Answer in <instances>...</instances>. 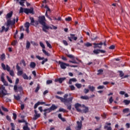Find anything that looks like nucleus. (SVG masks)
Returning a JSON list of instances; mask_svg holds the SVG:
<instances>
[{
    "label": "nucleus",
    "mask_w": 130,
    "mask_h": 130,
    "mask_svg": "<svg viewBox=\"0 0 130 130\" xmlns=\"http://www.w3.org/2000/svg\"><path fill=\"white\" fill-rule=\"evenodd\" d=\"M68 96L69 94H65L63 96L64 98L59 96L58 95H56L55 98H56V99H59V100H60L62 103H64V105L67 107V109H68V110H71L72 103H73V98L70 97L67 99Z\"/></svg>",
    "instance_id": "nucleus-1"
},
{
    "label": "nucleus",
    "mask_w": 130,
    "mask_h": 130,
    "mask_svg": "<svg viewBox=\"0 0 130 130\" xmlns=\"http://www.w3.org/2000/svg\"><path fill=\"white\" fill-rule=\"evenodd\" d=\"M55 109H57V106H55L54 104H53L49 108L45 109L43 110L44 118L46 119V118H47V113H50L51 111H53L55 110Z\"/></svg>",
    "instance_id": "nucleus-2"
},
{
    "label": "nucleus",
    "mask_w": 130,
    "mask_h": 130,
    "mask_svg": "<svg viewBox=\"0 0 130 130\" xmlns=\"http://www.w3.org/2000/svg\"><path fill=\"white\" fill-rule=\"evenodd\" d=\"M23 13H25L26 15H28V14H32V15H34V9L33 8L28 9L20 7L19 14H22Z\"/></svg>",
    "instance_id": "nucleus-3"
},
{
    "label": "nucleus",
    "mask_w": 130,
    "mask_h": 130,
    "mask_svg": "<svg viewBox=\"0 0 130 130\" xmlns=\"http://www.w3.org/2000/svg\"><path fill=\"white\" fill-rule=\"evenodd\" d=\"M2 68L4 71H6V70L7 71V72H9V74L11 77H14L15 76V73H14L13 70H11V67L9 66L8 64L6 65H6L4 63H2Z\"/></svg>",
    "instance_id": "nucleus-4"
},
{
    "label": "nucleus",
    "mask_w": 130,
    "mask_h": 130,
    "mask_svg": "<svg viewBox=\"0 0 130 130\" xmlns=\"http://www.w3.org/2000/svg\"><path fill=\"white\" fill-rule=\"evenodd\" d=\"M45 21H46V20L45 19V16H42L39 17V23L41 25H42L43 27H44V26L46 25V22H45Z\"/></svg>",
    "instance_id": "nucleus-5"
},
{
    "label": "nucleus",
    "mask_w": 130,
    "mask_h": 130,
    "mask_svg": "<svg viewBox=\"0 0 130 130\" xmlns=\"http://www.w3.org/2000/svg\"><path fill=\"white\" fill-rule=\"evenodd\" d=\"M58 62L59 64H60V68L62 70H66V69H67V67H70V64L69 63H64L61 61H58Z\"/></svg>",
    "instance_id": "nucleus-6"
},
{
    "label": "nucleus",
    "mask_w": 130,
    "mask_h": 130,
    "mask_svg": "<svg viewBox=\"0 0 130 130\" xmlns=\"http://www.w3.org/2000/svg\"><path fill=\"white\" fill-rule=\"evenodd\" d=\"M0 94H3V96H6V95H8L7 90H6V87H5L4 85H2L0 87Z\"/></svg>",
    "instance_id": "nucleus-7"
},
{
    "label": "nucleus",
    "mask_w": 130,
    "mask_h": 130,
    "mask_svg": "<svg viewBox=\"0 0 130 130\" xmlns=\"http://www.w3.org/2000/svg\"><path fill=\"white\" fill-rule=\"evenodd\" d=\"M15 23H16V19L14 18L13 20L12 21L11 20V19H7V27H10V26H13V25H15Z\"/></svg>",
    "instance_id": "nucleus-8"
},
{
    "label": "nucleus",
    "mask_w": 130,
    "mask_h": 130,
    "mask_svg": "<svg viewBox=\"0 0 130 130\" xmlns=\"http://www.w3.org/2000/svg\"><path fill=\"white\" fill-rule=\"evenodd\" d=\"M20 80L19 78H16L15 81V85L14 86V90L16 93H18V84H19Z\"/></svg>",
    "instance_id": "nucleus-9"
},
{
    "label": "nucleus",
    "mask_w": 130,
    "mask_h": 130,
    "mask_svg": "<svg viewBox=\"0 0 130 130\" xmlns=\"http://www.w3.org/2000/svg\"><path fill=\"white\" fill-rule=\"evenodd\" d=\"M93 45H94L93 48H102L103 43L102 42H101L100 43H94Z\"/></svg>",
    "instance_id": "nucleus-10"
},
{
    "label": "nucleus",
    "mask_w": 130,
    "mask_h": 130,
    "mask_svg": "<svg viewBox=\"0 0 130 130\" xmlns=\"http://www.w3.org/2000/svg\"><path fill=\"white\" fill-rule=\"evenodd\" d=\"M35 114L32 119L33 120H37L40 117V114H38V112L36 110H35Z\"/></svg>",
    "instance_id": "nucleus-11"
},
{
    "label": "nucleus",
    "mask_w": 130,
    "mask_h": 130,
    "mask_svg": "<svg viewBox=\"0 0 130 130\" xmlns=\"http://www.w3.org/2000/svg\"><path fill=\"white\" fill-rule=\"evenodd\" d=\"M77 125L75 127V129H82V127L83 126L82 121H77Z\"/></svg>",
    "instance_id": "nucleus-12"
},
{
    "label": "nucleus",
    "mask_w": 130,
    "mask_h": 130,
    "mask_svg": "<svg viewBox=\"0 0 130 130\" xmlns=\"http://www.w3.org/2000/svg\"><path fill=\"white\" fill-rule=\"evenodd\" d=\"M50 29L51 30H52V27L51 26H49L48 25H44V27H42V30L45 33H47L48 32L47 30H49Z\"/></svg>",
    "instance_id": "nucleus-13"
},
{
    "label": "nucleus",
    "mask_w": 130,
    "mask_h": 130,
    "mask_svg": "<svg viewBox=\"0 0 130 130\" xmlns=\"http://www.w3.org/2000/svg\"><path fill=\"white\" fill-rule=\"evenodd\" d=\"M14 2H15L16 4H19L20 6H21L22 7H24L25 6L24 4H25V2L27 0H14Z\"/></svg>",
    "instance_id": "nucleus-14"
},
{
    "label": "nucleus",
    "mask_w": 130,
    "mask_h": 130,
    "mask_svg": "<svg viewBox=\"0 0 130 130\" xmlns=\"http://www.w3.org/2000/svg\"><path fill=\"white\" fill-rule=\"evenodd\" d=\"M68 39L69 40V41L72 42L73 40L72 39H73V40H75L76 41L77 39H78V38L77 37H75V34H70V37H68Z\"/></svg>",
    "instance_id": "nucleus-15"
},
{
    "label": "nucleus",
    "mask_w": 130,
    "mask_h": 130,
    "mask_svg": "<svg viewBox=\"0 0 130 130\" xmlns=\"http://www.w3.org/2000/svg\"><path fill=\"white\" fill-rule=\"evenodd\" d=\"M110 125H111V123H108V122L106 123V124H105V125L104 126L105 129L112 130V128H111Z\"/></svg>",
    "instance_id": "nucleus-16"
},
{
    "label": "nucleus",
    "mask_w": 130,
    "mask_h": 130,
    "mask_svg": "<svg viewBox=\"0 0 130 130\" xmlns=\"http://www.w3.org/2000/svg\"><path fill=\"white\" fill-rule=\"evenodd\" d=\"M74 106L77 111H78V112H81V109L79 108V107H81V106H82V105L80 104L76 103L75 104Z\"/></svg>",
    "instance_id": "nucleus-17"
},
{
    "label": "nucleus",
    "mask_w": 130,
    "mask_h": 130,
    "mask_svg": "<svg viewBox=\"0 0 130 130\" xmlns=\"http://www.w3.org/2000/svg\"><path fill=\"white\" fill-rule=\"evenodd\" d=\"M43 104H45V102H38L36 104H35L34 106V109H36L37 107H38L39 105H43Z\"/></svg>",
    "instance_id": "nucleus-18"
},
{
    "label": "nucleus",
    "mask_w": 130,
    "mask_h": 130,
    "mask_svg": "<svg viewBox=\"0 0 130 130\" xmlns=\"http://www.w3.org/2000/svg\"><path fill=\"white\" fill-rule=\"evenodd\" d=\"M13 16V11H11L9 13H8L6 16V20H10L11 19V17Z\"/></svg>",
    "instance_id": "nucleus-19"
},
{
    "label": "nucleus",
    "mask_w": 130,
    "mask_h": 130,
    "mask_svg": "<svg viewBox=\"0 0 130 130\" xmlns=\"http://www.w3.org/2000/svg\"><path fill=\"white\" fill-rule=\"evenodd\" d=\"M9 26H7V27H5V26H2V29L1 30H0V32L1 33H3V32H4V31H5V32H8V31H9Z\"/></svg>",
    "instance_id": "nucleus-20"
},
{
    "label": "nucleus",
    "mask_w": 130,
    "mask_h": 130,
    "mask_svg": "<svg viewBox=\"0 0 130 130\" xmlns=\"http://www.w3.org/2000/svg\"><path fill=\"white\" fill-rule=\"evenodd\" d=\"M72 82H77V79L76 78H71L70 79H69L68 84H69V85H72Z\"/></svg>",
    "instance_id": "nucleus-21"
},
{
    "label": "nucleus",
    "mask_w": 130,
    "mask_h": 130,
    "mask_svg": "<svg viewBox=\"0 0 130 130\" xmlns=\"http://www.w3.org/2000/svg\"><path fill=\"white\" fill-rule=\"evenodd\" d=\"M29 67L31 69H35L36 67V63H35V62H31L29 64Z\"/></svg>",
    "instance_id": "nucleus-22"
},
{
    "label": "nucleus",
    "mask_w": 130,
    "mask_h": 130,
    "mask_svg": "<svg viewBox=\"0 0 130 130\" xmlns=\"http://www.w3.org/2000/svg\"><path fill=\"white\" fill-rule=\"evenodd\" d=\"M88 88L90 92H94L95 91V87L93 86L89 85Z\"/></svg>",
    "instance_id": "nucleus-23"
},
{
    "label": "nucleus",
    "mask_w": 130,
    "mask_h": 130,
    "mask_svg": "<svg viewBox=\"0 0 130 130\" xmlns=\"http://www.w3.org/2000/svg\"><path fill=\"white\" fill-rule=\"evenodd\" d=\"M66 79H67L66 77H62V78H58L59 83L60 84H61L62 83V82H63V81H64V80H66Z\"/></svg>",
    "instance_id": "nucleus-24"
},
{
    "label": "nucleus",
    "mask_w": 130,
    "mask_h": 130,
    "mask_svg": "<svg viewBox=\"0 0 130 130\" xmlns=\"http://www.w3.org/2000/svg\"><path fill=\"white\" fill-rule=\"evenodd\" d=\"M17 92H20L21 93V92H23V87L22 86H19L17 87Z\"/></svg>",
    "instance_id": "nucleus-25"
},
{
    "label": "nucleus",
    "mask_w": 130,
    "mask_h": 130,
    "mask_svg": "<svg viewBox=\"0 0 130 130\" xmlns=\"http://www.w3.org/2000/svg\"><path fill=\"white\" fill-rule=\"evenodd\" d=\"M30 46H31V44H30V42L28 41H26V49H28L30 48Z\"/></svg>",
    "instance_id": "nucleus-26"
},
{
    "label": "nucleus",
    "mask_w": 130,
    "mask_h": 130,
    "mask_svg": "<svg viewBox=\"0 0 130 130\" xmlns=\"http://www.w3.org/2000/svg\"><path fill=\"white\" fill-rule=\"evenodd\" d=\"M1 80L2 82H5L6 80L5 79V73H2L1 77Z\"/></svg>",
    "instance_id": "nucleus-27"
},
{
    "label": "nucleus",
    "mask_w": 130,
    "mask_h": 130,
    "mask_svg": "<svg viewBox=\"0 0 130 130\" xmlns=\"http://www.w3.org/2000/svg\"><path fill=\"white\" fill-rule=\"evenodd\" d=\"M80 98L83 99V100H89V96L87 95L81 96Z\"/></svg>",
    "instance_id": "nucleus-28"
},
{
    "label": "nucleus",
    "mask_w": 130,
    "mask_h": 130,
    "mask_svg": "<svg viewBox=\"0 0 130 130\" xmlns=\"http://www.w3.org/2000/svg\"><path fill=\"white\" fill-rule=\"evenodd\" d=\"M14 99H15V100H17V101H19V100L21 99V96H20L19 95H14Z\"/></svg>",
    "instance_id": "nucleus-29"
},
{
    "label": "nucleus",
    "mask_w": 130,
    "mask_h": 130,
    "mask_svg": "<svg viewBox=\"0 0 130 130\" xmlns=\"http://www.w3.org/2000/svg\"><path fill=\"white\" fill-rule=\"evenodd\" d=\"M98 76H99V75H103V70L100 69L98 71Z\"/></svg>",
    "instance_id": "nucleus-30"
},
{
    "label": "nucleus",
    "mask_w": 130,
    "mask_h": 130,
    "mask_svg": "<svg viewBox=\"0 0 130 130\" xmlns=\"http://www.w3.org/2000/svg\"><path fill=\"white\" fill-rule=\"evenodd\" d=\"M42 51L45 55H47V56H50V54L48 52H47L46 50L43 49Z\"/></svg>",
    "instance_id": "nucleus-31"
},
{
    "label": "nucleus",
    "mask_w": 130,
    "mask_h": 130,
    "mask_svg": "<svg viewBox=\"0 0 130 130\" xmlns=\"http://www.w3.org/2000/svg\"><path fill=\"white\" fill-rule=\"evenodd\" d=\"M22 77L24 80H28L29 79V77H28V76H27V75L25 73L22 75Z\"/></svg>",
    "instance_id": "nucleus-32"
},
{
    "label": "nucleus",
    "mask_w": 130,
    "mask_h": 130,
    "mask_svg": "<svg viewBox=\"0 0 130 130\" xmlns=\"http://www.w3.org/2000/svg\"><path fill=\"white\" fill-rule=\"evenodd\" d=\"M123 103L125 104V105H128L130 103V101L127 100H125L123 101Z\"/></svg>",
    "instance_id": "nucleus-33"
},
{
    "label": "nucleus",
    "mask_w": 130,
    "mask_h": 130,
    "mask_svg": "<svg viewBox=\"0 0 130 130\" xmlns=\"http://www.w3.org/2000/svg\"><path fill=\"white\" fill-rule=\"evenodd\" d=\"M93 52L94 53V54H99V53H100L99 49L94 50Z\"/></svg>",
    "instance_id": "nucleus-34"
},
{
    "label": "nucleus",
    "mask_w": 130,
    "mask_h": 130,
    "mask_svg": "<svg viewBox=\"0 0 130 130\" xmlns=\"http://www.w3.org/2000/svg\"><path fill=\"white\" fill-rule=\"evenodd\" d=\"M46 43L47 47H49V48H52V46H51V45L49 43V42H48V41H46Z\"/></svg>",
    "instance_id": "nucleus-35"
},
{
    "label": "nucleus",
    "mask_w": 130,
    "mask_h": 130,
    "mask_svg": "<svg viewBox=\"0 0 130 130\" xmlns=\"http://www.w3.org/2000/svg\"><path fill=\"white\" fill-rule=\"evenodd\" d=\"M1 108L3 111H5V112H9V110L7 109L6 108H5L4 106H2Z\"/></svg>",
    "instance_id": "nucleus-36"
},
{
    "label": "nucleus",
    "mask_w": 130,
    "mask_h": 130,
    "mask_svg": "<svg viewBox=\"0 0 130 130\" xmlns=\"http://www.w3.org/2000/svg\"><path fill=\"white\" fill-rule=\"evenodd\" d=\"M6 78H7L8 82H9V83H10V84H12L13 83V81L12 80L11 78H10V77H9V76H7Z\"/></svg>",
    "instance_id": "nucleus-37"
},
{
    "label": "nucleus",
    "mask_w": 130,
    "mask_h": 130,
    "mask_svg": "<svg viewBox=\"0 0 130 130\" xmlns=\"http://www.w3.org/2000/svg\"><path fill=\"white\" fill-rule=\"evenodd\" d=\"M84 46H86V47H90V46H92V44L87 42L85 44H84Z\"/></svg>",
    "instance_id": "nucleus-38"
},
{
    "label": "nucleus",
    "mask_w": 130,
    "mask_h": 130,
    "mask_svg": "<svg viewBox=\"0 0 130 130\" xmlns=\"http://www.w3.org/2000/svg\"><path fill=\"white\" fill-rule=\"evenodd\" d=\"M24 27L25 28H29L30 27V23L28 22H26L25 24H24Z\"/></svg>",
    "instance_id": "nucleus-39"
},
{
    "label": "nucleus",
    "mask_w": 130,
    "mask_h": 130,
    "mask_svg": "<svg viewBox=\"0 0 130 130\" xmlns=\"http://www.w3.org/2000/svg\"><path fill=\"white\" fill-rule=\"evenodd\" d=\"M75 86L76 87H77V88H78V89H80V88H82V84L79 83H76Z\"/></svg>",
    "instance_id": "nucleus-40"
},
{
    "label": "nucleus",
    "mask_w": 130,
    "mask_h": 130,
    "mask_svg": "<svg viewBox=\"0 0 130 130\" xmlns=\"http://www.w3.org/2000/svg\"><path fill=\"white\" fill-rule=\"evenodd\" d=\"M23 75V71L20 70L17 72V76H22Z\"/></svg>",
    "instance_id": "nucleus-41"
},
{
    "label": "nucleus",
    "mask_w": 130,
    "mask_h": 130,
    "mask_svg": "<svg viewBox=\"0 0 130 130\" xmlns=\"http://www.w3.org/2000/svg\"><path fill=\"white\" fill-rule=\"evenodd\" d=\"M59 112H63V113H65V112H67V111L63 108H60L59 109Z\"/></svg>",
    "instance_id": "nucleus-42"
},
{
    "label": "nucleus",
    "mask_w": 130,
    "mask_h": 130,
    "mask_svg": "<svg viewBox=\"0 0 130 130\" xmlns=\"http://www.w3.org/2000/svg\"><path fill=\"white\" fill-rule=\"evenodd\" d=\"M40 89V86L39 85V84H38L37 87L36 88L35 92L36 93H37L38 92V91H39Z\"/></svg>",
    "instance_id": "nucleus-43"
},
{
    "label": "nucleus",
    "mask_w": 130,
    "mask_h": 130,
    "mask_svg": "<svg viewBox=\"0 0 130 130\" xmlns=\"http://www.w3.org/2000/svg\"><path fill=\"white\" fill-rule=\"evenodd\" d=\"M71 91H74V90H76V87L73 85L69 86Z\"/></svg>",
    "instance_id": "nucleus-44"
},
{
    "label": "nucleus",
    "mask_w": 130,
    "mask_h": 130,
    "mask_svg": "<svg viewBox=\"0 0 130 130\" xmlns=\"http://www.w3.org/2000/svg\"><path fill=\"white\" fill-rule=\"evenodd\" d=\"M5 58H6V55H5V54L3 53L1 56V60H4Z\"/></svg>",
    "instance_id": "nucleus-45"
},
{
    "label": "nucleus",
    "mask_w": 130,
    "mask_h": 130,
    "mask_svg": "<svg viewBox=\"0 0 130 130\" xmlns=\"http://www.w3.org/2000/svg\"><path fill=\"white\" fill-rule=\"evenodd\" d=\"M11 126V130H15V124H14V123H10Z\"/></svg>",
    "instance_id": "nucleus-46"
},
{
    "label": "nucleus",
    "mask_w": 130,
    "mask_h": 130,
    "mask_svg": "<svg viewBox=\"0 0 130 130\" xmlns=\"http://www.w3.org/2000/svg\"><path fill=\"white\" fill-rule=\"evenodd\" d=\"M128 111H129V109H128V108L124 109L123 110V113H127V112H128Z\"/></svg>",
    "instance_id": "nucleus-47"
},
{
    "label": "nucleus",
    "mask_w": 130,
    "mask_h": 130,
    "mask_svg": "<svg viewBox=\"0 0 130 130\" xmlns=\"http://www.w3.org/2000/svg\"><path fill=\"white\" fill-rule=\"evenodd\" d=\"M119 76L121 78H122V77L124 76V74L123 73V72H122V71H119Z\"/></svg>",
    "instance_id": "nucleus-48"
},
{
    "label": "nucleus",
    "mask_w": 130,
    "mask_h": 130,
    "mask_svg": "<svg viewBox=\"0 0 130 130\" xmlns=\"http://www.w3.org/2000/svg\"><path fill=\"white\" fill-rule=\"evenodd\" d=\"M113 98L112 96H111L110 98L109 99V102L110 104L113 102Z\"/></svg>",
    "instance_id": "nucleus-49"
},
{
    "label": "nucleus",
    "mask_w": 130,
    "mask_h": 130,
    "mask_svg": "<svg viewBox=\"0 0 130 130\" xmlns=\"http://www.w3.org/2000/svg\"><path fill=\"white\" fill-rule=\"evenodd\" d=\"M69 62H71V63H75V64H78V62H77L76 61V60L75 59H73V60H69Z\"/></svg>",
    "instance_id": "nucleus-50"
},
{
    "label": "nucleus",
    "mask_w": 130,
    "mask_h": 130,
    "mask_svg": "<svg viewBox=\"0 0 130 130\" xmlns=\"http://www.w3.org/2000/svg\"><path fill=\"white\" fill-rule=\"evenodd\" d=\"M88 111H89V108L87 107H85V109L83 110V112H84V113H87Z\"/></svg>",
    "instance_id": "nucleus-51"
},
{
    "label": "nucleus",
    "mask_w": 130,
    "mask_h": 130,
    "mask_svg": "<svg viewBox=\"0 0 130 130\" xmlns=\"http://www.w3.org/2000/svg\"><path fill=\"white\" fill-rule=\"evenodd\" d=\"M45 9H46V12H47V13L48 12H50V9L48 8V6L45 5Z\"/></svg>",
    "instance_id": "nucleus-52"
},
{
    "label": "nucleus",
    "mask_w": 130,
    "mask_h": 130,
    "mask_svg": "<svg viewBox=\"0 0 130 130\" xmlns=\"http://www.w3.org/2000/svg\"><path fill=\"white\" fill-rule=\"evenodd\" d=\"M40 45L41 47L43 48V49H44V48H45V46L44 45V44H43L42 42H40Z\"/></svg>",
    "instance_id": "nucleus-53"
},
{
    "label": "nucleus",
    "mask_w": 130,
    "mask_h": 130,
    "mask_svg": "<svg viewBox=\"0 0 130 130\" xmlns=\"http://www.w3.org/2000/svg\"><path fill=\"white\" fill-rule=\"evenodd\" d=\"M66 21L67 22H70V21H72V17H68L66 18H65Z\"/></svg>",
    "instance_id": "nucleus-54"
},
{
    "label": "nucleus",
    "mask_w": 130,
    "mask_h": 130,
    "mask_svg": "<svg viewBox=\"0 0 130 130\" xmlns=\"http://www.w3.org/2000/svg\"><path fill=\"white\" fill-rule=\"evenodd\" d=\"M13 115L14 120H16L17 119V114L13 113Z\"/></svg>",
    "instance_id": "nucleus-55"
},
{
    "label": "nucleus",
    "mask_w": 130,
    "mask_h": 130,
    "mask_svg": "<svg viewBox=\"0 0 130 130\" xmlns=\"http://www.w3.org/2000/svg\"><path fill=\"white\" fill-rule=\"evenodd\" d=\"M18 121L19 123H22V122H26V120H25V119H22V120H18Z\"/></svg>",
    "instance_id": "nucleus-56"
},
{
    "label": "nucleus",
    "mask_w": 130,
    "mask_h": 130,
    "mask_svg": "<svg viewBox=\"0 0 130 130\" xmlns=\"http://www.w3.org/2000/svg\"><path fill=\"white\" fill-rule=\"evenodd\" d=\"M6 119L8 120V121H12V119L11 118V117L9 115L6 116Z\"/></svg>",
    "instance_id": "nucleus-57"
},
{
    "label": "nucleus",
    "mask_w": 130,
    "mask_h": 130,
    "mask_svg": "<svg viewBox=\"0 0 130 130\" xmlns=\"http://www.w3.org/2000/svg\"><path fill=\"white\" fill-rule=\"evenodd\" d=\"M48 61V59L47 58H45L44 60H43L41 63L42 64H44V63H45V62H46V61Z\"/></svg>",
    "instance_id": "nucleus-58"
},
{
    "label": "nucleus",
    "mask_w": 130,
    "mask_h": 130,
    "mask_svg": "<svg viewBox=\"0 0 130 130\" xmlns=\"http://www.w3.org/2000/svg\"><path fill=\"white\" fill-rule=\"evenodd\" d=\"M47 85H49V84H52V80H48L46 82Z\"/></svg>",
    "instance_id": "nucleus-59"
},
{
    "label": "nucleus",
    "mask_w": 130,
    "mask_h": 130,
    "mask_svg": "<svg viewBox=\"0 0 130 130\" xmlns=\"http://www.w3.org/2000/svg\"><path fill=\"white\" fill-rule=\"evenodd\" d=\"M63 43L64 44V45H65L66 46H68V45H69V43H68V42H67V41L66 40H63Z\"/></svg>",
    "instance_id": "nucleus-60"
},
{
    "label": "nucleus",
    "mask_w": 130,
    "mask_h": 130,
    "mask_svg": "<svg viewBox=\"0 0 130 130\" xmlns=\"http://www.w3.org/2000/svg\"><path fill=\"white\" fill-rule=\"evenodd\" d=\"M67 56L69 57V58H73V59L75 58V57L74 56V55L72 54L67 55Z\"/></svg>",
    "instance_id": "nucleus-61"
},
{
    "label": "nucleus",
    "mask_w": 130,
    "mask_h": 130,
    "mask_svg": "<svg viewBox=\"0 0 130 130\" xmlns=\"http://www.w3.org/2000/svg\"><path fill=\"white\" fill-rule=\"evenodd\" d=\"M29 19L31 21V23H35V20H34V18L30 17Z\"/></svg>",
    "instance_id": "nucleus-62"
},
{
    "label": "nucleus",
    "mask_w": 130,
    "mask_h": 130,
    "mask_svg": "<svg viewBox=\"0 0 130 130\" xmlns=\"http://www.w3.org/2000/svg\"><path fill=\"white\" fill-rule=\"evenodd\" d=\"M23 130H30V128L27 126L23 127Z\"/></svg>",
    "instance_id": "nucleus-63"
},
{
    "label": "nucleus",
    "mask_w": 130,
    "mask_h": 130,
    "mask_svg": "<svg viewBox=\"0 0 130 130\" xmlns=\"http://www.w3.org/2000/svg\"><path fill=\"white\" fill-rule=\"evenodd\" d=\"M16 44H17V41H14L12 43V45H13V46H15V45H16Z\"/></svg>",
    "instance_id": "nucleus-64"
}]
</instances>
